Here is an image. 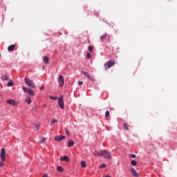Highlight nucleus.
<instances>
[{"label":"nucleus","mask_w":177,"mask_h":177,"mask_svg":"<svg viewBox=\"0 0 177 177\" xmlns=\"http://www.w3.org/2000/svg\"><path fill=\"white\" fill-rule=\"evenodd\" d=\"M64 138H66V136H56L55 138V142H60V140H63V139H64Z\"/></svg>","instance_id":"nucleus-10"},{"label":"nucleus","mask_w":177,"mask_h":177,"mask_svg":"<svg viewBox=\"0 0 177 177\" xmlns=\"http://www.w3.org/2000/svg\"><path fill=\"white\" fill-rule=\"evenodd\" d=\"M106 167H107V165L105 164V163H103L102 165H101L100 166V168L102 169V168H106Z\"/></svg>","instance_id":"nucleus-27"},{"label":"nucleus","mask_w":177,"mask_h":177,"mask_svg":"<svg viewBox=\"0 0 177 177\" xmlns=\"http://www.w3.org/2000/svg\"><path fill=\"white\" fill-rule=\"evenodd\" d=\"M82 84H84V82L82 81L78 82V85H82Z\"/></svg>","instance_id":"nucleus-35"},{"label":"nucleus","mask_w":177,"mask_h":177,"mask_svg":"<svg viewBox=\"0 0 177 177\" xmlns=\"http://www.w3.org/2000/svg\"><path fill=\"white\" fill-rule=\"evenodd\" d=\"M86 57H88V59H91L92 55H91V53H88L86 54Z\"/></svg>","instance_id":"nucleus-31"},{"label":"nucleus","mask_w":177,"mask_h":177,"mask_svg":"<svg viewBox=\"0 0 177 177\" xmlns=\"http://www.w3.org/2000/svg\"><path fill=\"white\" fill-rule=\"evenodd\" d=\"M109 115H110V111H106V112H105V117H109Z\"/></svg>","instance_id":"nucleus-28"},{"label":"nucleus","mask_w":177,"mask_h":177,"mask_svg":"<svg viewBox=\"0 0 177 177\" xmlns=\"http://www.w3.org/2000/svg\"><path fill=\"white\" fill-rule=\"evenodd\" d=\"M65 133H66V135H68V136H70V132H69L68 129H65Z\"/></svg>","instance_id":"nucleus-30"},{"label":"nucleus","mask_w":177,"mask_h":177,"mask_svg":"<svg viewBox=\"0 0 177 177\" xmlns=\"http://www.w3.org/2000/svg\"><path fill=\"white\" fill-rule=\"evenodd\" d=\"M42 177H48V174H44Z\"/></svg>","instance_id":"nucleus-37"},{"label":"nucleus","mask_w":177,"mask_h":177,"mask_svg":"<svg viewBox=\"0 0 177 177\" xmlns=\"http://www.w3.org/2000/svg\"><path fill=\"white\" fill-rule=\"evenodd\" d=\"M124 128L126 131H128L129 129L127 123H124Z\"/></svg>","instance_id":"nucleus-25"},{"label":"nucleus","mask_w":177,"mask_h":177,"mask_svg":"<svg viewBox=\"0 0 177 177\" xmlns=\"http://www.w3.org/2000/svg\"><path fill=\"white\" fill-rule=\"evenodd\" d=\"M60 161H66V162H68L70 159L68 158V156H63L60 158Z\"/></svg>","instance_id":"nucleus-13"},{"label":"nucleus","mask_w":177,"mask_h":177,"mask_svg":"<svg viewBox=\"0 0 177 177\" xmlns=\"http://www.w3.org/2000/svg\"><path fill=\"white\" fill-rule=\"evenodd\" d=\"M6 103L10 106H17L19 104V102L16 100H8L6 101Z\"/></svg>","instance_id":"nucleus-7"},{"label":"nucleus","mask_w":177,"mask_h":177,"mask_svg":"<svg viewBox=\"0 0 177 177\" xmlns=\"http://www.w3.org/2000/svg\"><path fill=\"white\" fill-rule=\"evenodd\" d=\"M82 74L83 75H85V77H86L88 80H91V81H95V78H93V77L89 75V73H88L86 72H82Z\"/></svg>","instance_id":"nucleus-9"},{"label":"nucleus","mask_w":177,"mask_h":177,"mask_svg":"<svg viewBox=\"0 0 177 177\" xmlns=\"http://www.w3.org/2000/svg\"><path fill=\"white\" fill-rule=\"evenodd\" d=\"M102 157H104L106 160H111V153L109 151L103 150V155Z\"/></svg>","instance_id":"nucleus-5"},{"label":"nucleus","mask_w":177,"mask_h":177,"mask_svg":"<svg viewBox=\"0 0 177 177\" xmlns=\"http://www.w3.org/2000/svg\"><path fill=\"white\" fill-rule=\"evenodd\" d=\"M57 171H58V172H63V167L62 166L57 167Z\"/></svg>","instance_id":"nucleus-21"},{"label":"nucleus","mask_w":177,"mask_h":177,"mask_svg":"<svg viewBox=\"0 0 177 177\" xmlns=\"http://www.w3.org/2000/svg\"><path fill=\"white\" fill-rule=\"evenodd\" d=\"M68 147H71L72 146H74V141L69 140L68 142Z\"/></svg>","instance_id":"nucleus-17"},{"label":"nucleus","mask_w":177,"mask_h":177,"mask_svg":"<svg viewBox=\"0 0 177 177\" xmlns=\"http://www.w3.org/2000/svg\"><path fill=\"white\" fill-rule=\"evenodd\" d=\"M81 165L83 168H86V162H85V161L82 160L81 162Z\"/></svg>","instance_id":"nucleus-22"},{"label":"nucleus","mask_w":177,"mask_h":177,"mask_svg":"<svg viewBox=\"0 0 177 177\" xmlns=\"http://www.w3.org/2000/svg\"><path fill=\"white\" fill-rule=\"evenodd\" d=\"M88 50H89V52H92V50H93V48H92V46H89L88 47Z\"/></svg>","instance_id":"nucleus-29"},{"label":"nucleus","mask_w":177,"mask_h":177,"mask_svg":"<svg viewBox=\"0 0 177 177\" xmlns=\"http://www.w3.org/2000/svg\"><path fill=\"white\" fill-rule=\"evenodd\" d=\"M131 172L132 175H133L134 176H136V177L139 176V174H138V172H136V170H135L133 168H132L131 169Z\"/></svg>","instance_id":"nucleus-14"},{"label":"nucleus","mask_w":177,"mask_h":177,"mask_svg":"<svg viewBox=\"0 0 177 177\" xmlns=\"http://www.w3.org/2000/svg\"><path fill=\"white\" fill-rule=\"evenodd\" d=\"M25 84L28 85V86H30V88H35V83H34L30 78L26 77L25 80Z\"/></svg>","instance_id":"nucleus-2"},{"label":"nucleus","mask_w":177,"mask_h":177,"mask_svg":"<svg viewBox=\"0 0 177 177\" xmlns=\"http://www.w3.org/2000/svg\"><path fill=\"white\" fill-rule=\"evenodd\" d=\"M35 109H37V106H35V107L33 108V110H35Z\"/></svg>","instance_id":"nucleus-38"},{"label":"nucleus","mask_w":177,"mask_h":177,"mask_svg":"<svg viewBox=\"0 0 177 177\" xmlns=\"http://www.w3.org/2000/svg\"><path fill=\"white\" fill-rule=\"evenodd\" d=\"M56 122H57V120L53 119V120L51 121V124H56Z\"/></svg>","instance_id":"nucleus-32"},{"label":"nucleus","mask_w":177,"mask_h":177,"mask_svg":"<svg viewBox=\"0 0 177 177\" xmlns=\"http://www.w3.org/2000/svg\"><path fill=\"white\" fill-rule=\"evenodd\" d=\"M1 80H3V81H8L9 77H8V75H2Z\"/></svg>","instance_id":"nucleus-16"},{"label":"nucleus","mask_w":177,"mask_h":177,"mask_svg":"<svg viewBox=\"0 0 177 177\" xmlns=\"http://www.w3.org/2000/svg\"><path fill=\"white\" fill-rule=\"evenodd\" d=\"M13 85H15V83H13V82L10 81L8 84L7 86H13Z\"/></svg>","instance_id":"nucleus-23"},{"label":"nucleus","mask_w":177,"mask_h":177,"mask_svg":"<svg viewBox=\"0 0 177 177\" xmlns=\"http://www.w3.org/2000/svg\"><path fill=\"white\" fill-rule=\"evenodd\" d=\"M106 37H107V33H105L100 37V40L104 41V39H106Z\"/></svg>","instance_id":"nucleus-18"},{"label":"nucleus","mask_w":177,"mask_h":177,"mask_svg":"<svg viewBox=\"0 0 177 177\" xmlns=\"http://www.w3.org/2000/svg\"><path fill=\"white\" fill-rule=\"evenodd\" d=\"M5 163L3 162H0V167H4Z\"/></svg>","instance_id":"nucleus-34"},{"label":"nucleus","mask_w":177,"mask_h":177,"mask_svg":"<svg viewBox=\"0 0 177 177\" xmlns=\"http://www.w3.org/2000/svg\"><path fill=\"white\" fill-rule=\"evenodd\" d=\"M131 165H133V167H136V165H138V162H136V160H132L131 162Z\"/></svg>","instance_id":"nucleus-20"},{"label":"nucleus","mask_w":177,"mask_h":177,"mask_svg":"<svg viewBox=\"0 0 177 177\" xmlns=\"http://www.w3.org/2000/svg\"><path fill=\"white\" fill-rule=\"evenodd\" d=\"M25 102H26V103H27L28 104H31V103L32 102L31 101V97H30V96L26 97L25 98Z\"/></svg>","instance_id":"nucleus-12"},{"label":"nucleus","mask_w":177,"mask_h":177,"mask_svg":"<svg viewBox=\"0 0 177 177\" xmlns=\"http://www.w3.org/2000/svg\"><path fill=\"white\" fill-rule=\"evenodd\" d=\"M64 96L62 95L59 98H58V106L62 109H64V101L63 100Z\"/></svg>","instance_id":"nucleus-6"},{"label":"nucleus","mask_w":177,"mask_h":177,"mask_svg":"<svg viewBox=\"0 0 177 177\" xmlns=\"http://www.w3.org/2000/svg\"><path fill=\"white\" fill-rule=\"evenodd\" d=\"M94 156H98L100 157L103 156V150L95 152V153H94Z\"/></svg>","instance_id":"nucleus-15"},{"label":"nucleus","mask_w":177,"mask_h":177,"mask_svg":"<svg viewBox=\"0 0 177 177\" xmlns=\"http://www.w3.org/2000/svg\"><path fill=\"white\" fill-rule=\"evenodd\" d=\"M130 157H131V158H136V155H135V154H131V155L130 156Z\"/></svg>","instance_id":"nucleus-33"},{"label":"nucleus","mask_w":177,"mask_h":177,"mask_svg":"<svg viewBox=\"0 0 177 177\" xmlns=\"http://www.w3.org/2000/svg\"><path fill=\"white\" fill-rule=\"evenodd\" d=\"M0 57H1V54H0Z\"/></svg>","instance_id":"nucleus-39"},{"label":"nucleus","mask_w":177,"mask_h":177,"mask_svg":"<svg viewBox=\"0 0 177 177\" xmlns=\"http://www.w3.org/2000/svg\"><path fill=\"white\" fill-rule=\"evenodd\" d=\"M15 48H16V44L10 45V46H8V52H13V50L15 49Z\"/></svg>","instance_id":"nucleus-11"},{"label":"nucleus","mask_w":177,"mask_h":177,"mask_svg":"<svg viewBox=\"0 0 177 177\" xmlns=\"http://www.w3.org/2000/svg\"><path fill=\"white\" fill-rule=\"evenodd\" d=\"M45 142H46V138H43L41 140H40V143H45Z\"/></svg>","instance_id":"nucleus-26"},{"label":"nucleus","mask_w":177,"mask_h":177,"mask_svg":"<svg viewBox=\"0 0 177 177\" xmlns=\"http://www.w3.org/2000/svg\"><path fill=\"white\" fill-rule=\"evenodd\" d=\"M39 89H40V91H44V86H40Z\"/></svg>","instance_id":"nucleus-36"},{"label":"nucleus","mask_w":177,"mask_h":177,"mask_svg":"<svg viewBox=\"0 0 177 177\" xmlns=\"http://www.w3.org/2000/svg\"><path fill=\"white\" fill-rule=\"evenodd\" d=\"M115 64V62L114 60H109L104 64V68L105 70H109V68H111Z\"/></svg>","instance_id":"nucleus-1"},{"label":"nucleus","mask_w":177,"mask_h":177,"mask_svg":"<svg viewBox=\"0 0 177 177\" xmlns=\"http://www.w3.org/2000/svg\"><path fill=\"white\" fill-rule=\"evenodd\" d=\"M22 89L24 92H25V93H28V95H30V96H35V92H34V91H32L31 88L23 87Z\"/></svg>","instance_id":"nucleus-3"},{"label":"nucleus","mask_w":177,"mask_h":177,"mask_svg":"<svg viewBox=\"0 0 177 177\" xmlns=\"http://www.w3.org/2000/svg\"><path fill=\"white\" fill-rule=\"evenodd\" d=\"M49 98L51 100H57V97H53L52 95H49Z\"/></svg>","instance_id":"nucleus-24"},{"label":"nucleus","mask_w":177,"mask_h":177,"mask_svg":"<svg viewBox=\"0 0 177 177\" xmlns=\"http://www.w3.org/2000/svg\"><path fill=\"white\" fill-rule=\"evenodd\" d=\"M0 158L1 161L5 162L6 160V150H5V148H2L1 150Z\"/></svg>","instance_id":"nucleus-4"},{"label":"nucleus","mask_w":177,"mask_h":177,"mask_svg":"<svg viewBox=\"0 0 177 177\" xmlns=\"http://www.w3.org/2000/svg\"><path fill=\"white\" fill-rule=\"evenodd\" d=\"M58 82L60 87L63 86L64 85V77L63 75H60L58 78Z\"/></svg>","instance_id":"nucleus-8"},{"label":"nucleus","mask_w":177,"mask_h":177,"mask_svg":"<svg viewBox=\"0 0 177 177\" xmlns=\"http://www.w3.org/2000/svg\"><path fill=\"white\" fill-rule=\"evenodd\" d=\"M43 60H44V63L49 64V58H48V57H44Z\"/></svg>","instance_id":"nucleus-19"}]
</instances>
